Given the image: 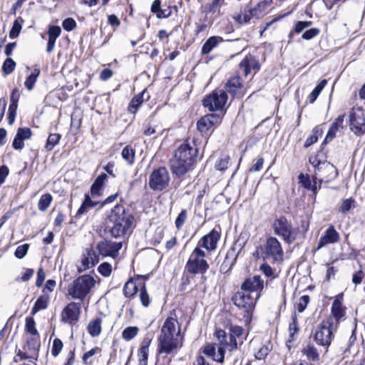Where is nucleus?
<instances>
[{
    "label": "nucleus",
    "mask_w": 365,
    "mask_h": 365,
    "mask_svg": "<svg viewBox=\"0 0 365 365\" xmlns=\"http://www.w3.org/2000/svg\"><path fill=\"white\" fill-rule=\"evenodd\" d=\"M96 205V202H93L91 199L90 198L88 195H85V199L80 207V208L78 210L76 213V217L81 216L82 215H84L85 213L88 212V210L93 207H94Z\"/></svg>",
    "instance_id": "nucleus-39"
},
{
    "label": "nucleus",
    "mask_w": 365,
    "mask_h": 365,
    "mask_svg": "<svg viewBox=\"0 0 365 365\" xmlns=\"http://www.w3.org/2000/svg\"><path fill=\"white\" fill-rule=\"evenodd\" d=\"M337 327L329 320L324 319L313 332L314 341L327 351L334 338V331Z\"/></svg>",
    "instance_id": "nucleus-9"
},
{
    "label": "nucleus",
    "mask_w": 365,
    "mask_h": 365,
    "mask_svg": "<svg viewBox=\"0 0 365 365\" xmlns=\"http://www.w3.org/2000/svg\"><path fill=\"white\" fill-rule=\"evenodd\" d=\"M197 155V148L194 140L190 139L183 142L175 151L170 160L172 172L181 176L192 169Z\"/></svg>",
    "instance_id": "nucleus-2"
},
{
    "label": "nucleus",
    "mask_w": 365,
    "mask_h": 365,
    "mask_svg": "<svg viewBox=\"0 0 365 365\" xmlns=\"http://www.w3.org/2000/svg\"><path fill=\"white\" fill-rule=\"evenodd\" d=\"M102 319L101 317H96L91 319L87 327L88 334L92 337L98 336L102 331Z\"/></svg>",
    "instance_id": "nucleus-29"
},
{
    "label": "nucleus",
    "mask_w": 365,
    "mask_h": 365,
    "mask_svg": "<svg viewBox=\"0 0 365 365\" xmlns=\"http://www.w3.org/2000/svg\"><path fill=\"white\" fill-rule=\"evenodd\" d=\"M288 329L289 334V341L291 342L295 341L300 330L297 315L295 312H294L291 315V322L289 324Z\"/></svg>",
    "instance_id": "nucleus-27"
},
{
    "label": "nucleus",
    "mask_w": 365,
    "mask_h": 365,
    "mask_svg": "<svg viewBox=\"0 0 365 365\" xmlns=\"http://www.w3.org/2000/svg\"><path fill=\"white\" fill-rule=\"evenodd\" d=\"M263 287L264 282L261 279L260 275H254L252 277L245 279L240 289L251 294L253 292H261Z\"/></svg>",
    "instance_id": "nucleus-20"
},
{
    "label": "nucleus",
    "mask_w": 365,
    "mask_h": 365,
    "mask_svg": "<svg viewBox=\"0 0 365 365\" xmlns=\"http://www.w3.org/2000/svg\"><path fill=\"white\" fill-rule=\"evenodd\" d=\"M231 301L235 306L242 311L245 323H250L252 318L257 298L255 299L250 293L239 289L232 295Z\"/></svg>",
    "instance_id": "nucleus-8"
},
{
    "label": "nucleus",
    "mask_w": 365,
    "mask_h": 365,
    "mask_svg": "<svg viewBox=\"0 0 365 365\" xmlns=\"http://www.w3.org/2000/svg\"><path fill=\"white\" fill-rule=\"evenodd\" d=\"M76 361V349L73 348L67 354L66 362L63 365H73Z\"/></svg>",
    "instance_id": "nucleus-64"
},
{
    "label": "nucleus",
    "mask_w": 365,
    "mask_h": 365,
    "mask_svg": "<svg viewBox=\"0 0 365 365\" xmlns=\"http://www.w3.org/2000/svg\"><path fill=\"white\" fill-rule=\"evenodd\" d=\"M276 235L282 237L285 242L291 243L296 238V232L291 223L284 217L276 219L272 225Z\"/></svg>",
    "instance_id": "nucleus-11"
},
{
    "label": "nucleus",
    "mask_w": 365,
    "mask_h": 365,
    "mask_svg": "<svg viewBox=\"0 0 365 365\" xmlns=\"http://www.w3.org/2000/svg\"><path fill=\"white\" fill-rule=\"evenodd\" d=\"M96 283L92 275H78L67 287V295L73 299L83 301Z\"/></svg>",
    "instance_id": "nucleus-6"
},
{
    "label": "nucleus",
    "mask_w": 365,
    "mask_h": 365,
    "mask_svg": "<svg viewBox=\"0 0 365 365\" xmlns=\"http://www.w3.org/2000/svg\"><path fill=\"white\" fill-rule=\"evenodd\" d=\"M49 302V294H44L41 295L35 302L31 308V314H36L38 312L47 308Z\"/></svg>",
    "instance_id": "nucleus-33"
},
{
    "label": "nucleus",
    "mask_w": 365,
    "mask_h": 365,
    "mask_svg": "<svg viewBox=\"0 0 365 365\" xmlns=\"http://www.w3.org/2000/svg\"><path fill=\"white\" fill-rule=\"evenodd\" d=\"M205 252L200 247H196L190 254L185 268L190 274H205L209 264L205 259Z\"/></svg>",
    "instance_id": "nucleus-10"
},
{
    "label": "nucleus",
    "mask_w": 365,
    "mask_h": 365,
    "mask_svg": "<svg viewBox=\"0 0 365 365\" xmlns=\"http://www.w3.org/2000/svg\"><path fill=\"white\" fill-rule=\"evenodd\" d=\"M226 349H228V346L219 344V346L217 349V357L213 358V360L218 363L222 364L225 361V355Z\"/></svg>",
    "instance_id": "nucleus-57"
},
{
    "label": "nucleus",
    "mask_w": 365,
    "mask_h": 365,
    "mask_svg": "<svg viewBox=\"0 0 365 365\" xmlns=\"http://www.w3.org/2000/svg\"><path fill=\"white\" fill-rule=\"evenodd\" d=\"M242 84L240 77L237 75L231 77L225 84L227 92L235 94L238 88H242Z\"/></svg>",
    "instance_id": "nucleus-36"
},
{
    "label": "nucleus",
    "mask_w": 365,
    "mask_h": 365,
    "mask_svg": "<svg viewBox=\"0 0 365 365\" xmlns=\"http://www.w3.org/2000/svg\"><path fill=\"white\" fill-rule=\"evenodd\" d=\"M26 346L32 354L38 356L41 346L40 335L30 336V337L26 339Z\"/></svg>",
    "instance_id": "nucleus-30"
},
{
    "label": "nucleus",
    "mask_w": 365,
    "mask_h": 365,
    "mask_svg": "<svg viewBox=\"0 0 365 365\" xmlns=\"http://www.w3.org/2000/svg\"><path fill=\"white\" fill-rule=\"evenodd\" d=\"M61 139V135L58 133L50 134L48 137L46 148L48 150H51L55 145H56L59 140Z\"/></svg>",
    "instance_id": "nucleus-53"
},
{
    "label": "nucleus",
    "mask_w": 365,
    "mask_h": 365,
    "mask_svg": "<svg viewBox=\"0 0 365 365\" xmlns=\"http://www.w3.org/2000/svg\"><path fill=\"white\" fill-rule=\"evenodd\" d=\"M267 4L266 2H259L256 6L250 9L251 14L257 19L262 16L265 9H267Z\"/></svg>",
    "instance_id": "nucleus-51"
},
{
    "label": "nucleus",
    "mask_w": 365,
    "mask_h": 365,
    "mask_svg": "<svg viewBox=\"0 0 365 365\" xmlns=\"http://www.w3.org/2000/svg\"><path fill=\"white\" fill-rule=\"evenodd\" d=\"M346 307L343 304V294H339L335 297L331 304V314L325 319L338 327L341 320L346 315Z\"/></svg>",
    "instance_id": "nucleus-15"
},
{
    "label": "nucleus",
    "mask_w": 365,
    "mask_h": 365,
    "mask_svg": "<svg viewBox=\"0 0 365 365\" xmlns=\"http://www.w3.org/2000/svg\"><path fill=\"white\" fill-rule=\"evenodd\" d=\"M52 200V195L49 193H46L41 195L38 202V210L41 212H45L50 206Z\"/></svg>",
    "instance_id": "nucleus-42"
},
{
    "label": "nucleus",
    "mask_w": 365,
    "mask_h": 365,
    "mask_svg": "<svg viewBox=\"0 0 365 365\" xmlns=\"http://www.w3.org/2000/svg\"><path fill=\"white\" fill-rule=\"evenodd\" d=\"M220 236V232L213 229L200 240L197 247H203L208 252L214 251L217 248Z\"/></svg>",
    "instance_id": "nucleus-19"
},
{
    "label": "nucleus",
    "mask_w": 365,
    "mask_h": 365,
    "mask_svg": "<svg viewBox=\"0 0 365 365\" xmlns=\"http://www.w3.org/2000/svg\"><path fill=\"white\" fill-rule=\"evenodd\" d=\"M220 117L216 114H208L197 121V129L202 133H206L212 126L220 123Z\"/></svg>",
    "instance_id": "nucleus-22"
},
{
    "label": "nucleus",
    "mask_w": 365,
    "mask_h": 365,
    "mask_svg": "<svg viewBox=\"0 0 365 365\" xmlns=\"http://www.w3.org/2000/svg\"><path fill=\"white\" fill-rule=\"evenodd\" d=\"M273 345L270 340L267 341L264 344L255 351L254 356L256 360H264L269 354L272 351Z\"/></svg>",
    "instance_id": "nucleus-28"
},
{
    "label": "nucleus",
    "mask_w": 365,
    "mask_h": 365,
    "mask_svg": "<svg viewBox=\"0 0 365 365\" xmlns=\"http://www.w3.org/2000/svg\"><path fill=\"white\" fill-rule=\"evenodd\" d=\"M16 135L24 140H27L31 136V130L29 128H20L18 129Z\"/></svg>",
    "instance_id": "nucleus-60"
},
{
    "label": "nucleus",
    "mask_w": 365,
    "mask_h": 365,
    "mask_svg": "<svg viewBox=\"0 0 365 365\" xmlns=\"http://www.w3.org/2000/svg\"><path fill=\"white\" fill-rule=\"evenodd\" d=\"M15 67V61L13 59L8 58L3 63L2 71L5 75H9L14 71Z\"/></svg>",
    "instance_id": "nucleus-52"
},
{
    "label": "nucleus",
    "mask_w": 365,
    "mask_h": 365,
    "mask_svg": "<svg viewBox=\"0 0 365 365\" xmlns=\"http://www.w3.org/2000/svg\"><path fill=\"white\" fill-rule=\"evenodd\" d=\"M356 207V202L352 198H348L342 200L341 203L339 207V212L342 213H346L350 211L351 209H354Z\"/></svg>",
    "instance_id": "nucleus-48"
},
{
    "label": "nucleus",
    "mask_w": 365,
    "mask_h": 365,
    "mask_svg": "<svg viewBox=\"0 0 365 365\" xmlns=\"http://www.w3.org/2000/svg\"><path fill=\"white\" fill-rule=\"evenodd\" d=\"M180 326L176 316L168 317L164 322L158 336L157 354L175 355L183 346L184 336L180 339Z\"/></svg>",
    "instance_id": "nucleus-1"
},
{
    "label": "nucleus",
    "mask_w": 365,
    "mask_h": 365,
    "mask_svg": "<svg viewBox=\"0 0 365 365\" xmlns=\"http://www.w3.org/2000/svg\"><path fill=\"white\" fill-rule=\"evenodd\" d=\"M302 353L303 355L307 356L308 360H311L314 362H317L320 359L318 350L313 344H307L302 349Z\"/></svg>",
    "instance_id": "nucleus-34"
},
{
    "label": "nucleus",
    "mask_w": 365,
    "mask_h": 365,
    "mask_svg": "<svg viewBox=\"0 0 365 365\" xmlns=\"http://www.w3.org/2000/svg\"><path fill=\"white\" fill-rule=\"evenodd\" d=\"M309 302L310 297L309 295L306 294L302 296L301 297H299L298 301L294 304V312H298L299 313L303 312L306 309Z\"/></svg>",
    "instance_id": "nucleus-44"
},
{
    "label": "nucleus",
    "mask_w": 365,
    "mask_h": 365,
    "mask_svg": "<svg viewBox=\"0 0 365 365\" xmlns=\"http://www.w3.org/2000/svg\"><path fill=\"white\" fill-rule=\"evenodd\" d=\"M299 183H301L304 188L312 190L314 194L317 193L318 189L317 180H318L315 179L314 176L313 180H312L308 175L300 174L299 175Z\"/></svg>",
    "instance_id": "nucleus-31"
},
{
    "label": "nucleus",
    "mask_w": 365,
    "mask_h": 365,
    "mask_svg": "<svg viewBox=\"0 0 365 365\" xmlns=\"http://www.w3.org/2000/svg\"><path fill=\"white\" fill-rule=\"evenodd\" d=\"M61 29L58 26H50L48 34V43L46 47V51L48 53H51L53 51L56 41L57 38L61 34Z\"/></svg>",
    "instance_id": "nucleus-26"
},
{
    "label": "nucleus",
    "mask_w": 365,
    "mask_h": 365,
    "mask_svg": "<svg viewBox=\"0 0 365 365\" xmlns=\"http://www.w3.org/2000/svg\"><path fill=\"white\" fill-rule=\"evenodd\" d=\"M224 0H212L211 4L209 6V12L215 14L219 11L220 8L222 5Z\"/></svg>",
    "instance_id": "nucleus-63"
},
{
    "label": "nucleus",
    "mask_w": 365,
    "mask_h": 365,
    "mask_svg": "<svg viewBox=\"0 0 365 365\" xmlns=\"http://www.w3.org/2000/svg\"><path fill=\"white\" fill-rule=\"evenodd\" d=\"M187 212L186 210H182L175 219V225L178 230H180L187 220Z\"/></svg>",
    "instance_id": "nucleus-54"
},
{
    "label": "nucleus",
    "mask_w": 365,
    "mask_h": 365,
    "mask_svg": "<svg viewBox=\"0 0 365 365\" xmlns=\"http://www.w3.org/2000/svg\"><path fill=\"white\" fill-rule=\"evenodd\" d=\"M344 115H339L334 120V122L331 124L329 130H328L326 138L324 139V143H327L329 141H331L336 135V131L339 130L340 127H342V124L344 122Z\"/></svg>",
    "instance_id": "nucleus-32"
},
{
    "label": "nucleus",
    "mask_w": 365,
    "mask_h": 365,
    "mask_svg": "<svg viewBox=\"0 0 365 365\" xmlns=\"http://www.w3.org/2000/svg\"><path fill=\"white\" fill-rule=\"evenodd\" d=\"M17 108H18V104L10 103V105H9L8 120H9V123L10 125H12L14 122L15 117L16 115Z\"/></svg>",
    "instance_id": "nucleus-59"
},
{
    "label": "nucleus",
    "mask_w": 365,
    "mask_h": 365,
    "mask_svg": "<svg viewBox=\"0 0 365 365\" xmlns=\"http://www.w3.org/2000/svg\"><path fill=\"white\" fill-rule=\"evenodd\" d=\"M29 247V244H24L17 247L14 253L15 257L19 259L23 258L26 255Z\"/></svg>",
    "instance_id": "nucleus-58"
},
{
    "label": "nucleus",
    "mask_w": 365,
    "mask_h": 365,
    "mask_svg": "<svg viewBox=\"0 0 365 365\" xmlns=\"http://www.w3.org/2000/svg\"><path fill=\"white\" fill-rule=\"evenodd\" d=\"M170 175L165 168L153 171L150 176L149 185L154 190H163L169 184Z\"/></svg>",
    "instance_id": "nucleus-14"
},
{
    "label": "nucleus",
    "mask_w": 365,
    "mask_h": 365,
    "mask_svg": "<svg viewBox=\"0 0 365 365\" xmlns=\"http://www.w3.org/2000/svg\"><path fill=\"white\" fill-rule=\"evenodd\" d=\"M122 247L121 242H115L108 240H103L97 245L99 253L103 257H112L115 258L118 256L119 250Z\"/></svg>",
    "instance_id": "nucleus-18"
},
{
    "label": "nucleus",
    "mask_w": 365,
    "mask_h": 365,
    "mask_svg": "<svg viewBox=\"0 0 365 365\" xmlns=\"http://www.w3.org/2000/svg\"><path fill=\"white\" fill-rule=\"evenodd\" d=\"M139 329L137 327H128L122 332V338L125 341H130L138 334Z\"/></svg>",
    "instance_id": "nucleus-46"
},
{
    "label": "nucleus",
    "mask_w": 365,
    "mask_h": 365,
    "mask_svg": "<svg viewBox=\"0 0 365 365\" xmlns=\"http://www.w3.org/2000/svg\"><path fill=\"white\" fill-rule=\"evenodd\" d=\"M112 224L109 225L111 235L115 238L124 237L129 232L133 223L132 214L125 211L123 205H116L109 217Z\"/></svg>",
    "instance_id": "nucleus-3"
},
{
    "label": "nucleus",
    "mask_w": 365,
    "mask_h": 365,
    "mask_svg": "<svg viewBox=\"0 0 365 365\" xmlns=\"http://www.w3.org/2000/svg\"><path fill=\"white\" fill-rule=\"evenodd\" d=\"M150 275H134L125 282L123 292L126 298H134L138 291L140 290L143 283L148 279Z\"/></svg>",
    "instance_id": "nucleus-16"
},
{
    "label": "nucleus",
    "mask_w": 365,
    "mask_h": 365,
    "mask_svg": "<svg viewBox=\"0 0 365 365\" xmlns=\"http://www.w3.org/2000/svg\"><path fill=\"white\" fill-rule=\"evenodd\" d=\"M323 158V155L318 153L311 155L309 159V164L314 169V177L319 180V188L322 182H328L337 176L336 168Z\"/></svg>",
    "instance_id": "nucleus-5"
},
{
    "label": "nucleus",
    "mask_w": 365,
    "mask_h": 365,
    "mask_svg": "<svg viewBox=\"0 0 365 365\" xmlns=\"http://www.w3.org/2000/svg\"><path fill=\"white\" fill-rule=\"evenodd\" d=\"M253 255L258 258L262 257L264 259H270L277 264L282 263L284 260V252L281 243L274 237H268L264 247H257Z\"/></svg>",
    "instance_id": "nucleus-7"
},
{
    "label": "nucleus",
    "mask_w": 365,
    "mask_h": 365,
    "mask_svg": "<svg viewBox=\"0 0 365 365\" xmlns=\"http://www.w3.org/2000/svg\"><path fill=\"white\" fill-rule=\"evenodd\" d=\"M230 157L227 155L222 156L215 163V168L220 171H224L228 168Z\"/></svg>",
    "instance_id": "nucleus-55"
},
{
    "label": "nucleus",
    "mask_w": 365,
    "mask_h": 365,
    "mask_svg": "<svg viewBox=\"0 0 365 365\" xmlns=\"http://www.w3.org/2000/svg\"><path fill=\"white\" fill-rule=\"evenodd\" d=\"M23 23H24V20L21 17H19L14 21L12 28L9 32L10 38H14L19 36V34L22 29Z\"/></svg>",
    "instance_id": "nucleus-47"
},
{
    "label": "nucleus",
    "mask_w": 365,
    "mask_h": 365,
    "mask_svg": "<svg viewBox=\"0 0 365 365\" xmlns=\"http://www.w3.org/2000/svg\"><path fill=\"white\" fill-rule=\"evenodd\" d=\"M222 41V38L219 36H211L203 44L201 53L202 55L208 54L213 48L217 46L218 43Z\"/></svg>",
    "instance_id": "nucleus-35"
},
{
    "label": "nucleus",
    "mask_w": 365,
    "mask_h": 365,
    "mask_svg": "<svg viewBox=\"0 0 365 365\" xmlns=\"http://www.w3.org/2000/svg\"><path fill=\"white\" fill-rule=\"evenodd\" d=\"M240 70L242 71L245 76L250 74H255L259 69V64L257 60L251 55L246 56L245 58L239 64Z\"/></svg>",
    "instance_id": "nucleus-21"
},
{
    "label": "nucleus",
    "mask_w": 365,
    "mask_h": 365,
    "mask_svg": "<svg viewBox=\"0 0 365 365\" xmlns=\"http://www.w3.org/2000/svg\"><path fill=\"white\" fill-rule=\"evenodd\" d=\"M322 128L320 126L314 128L312 130V133L306 140L304 147L308 148L316 143L319 136L322 134Z\"/></svg>",
    "instance_id": "nucleus-43"
},
{
    "label": "nucleus",
    "mask_w": 365,
    "mask_h": 365,
    "mask_svg": "<svg viewBox=\"0 0 365 365\" xmlns=\"http://www.w3.org/2000/svg\"><path fill=\"white\" fill-rule=\"evenodd\" d=\"M135 150L130 145H126L121 152L123 158L128 165H131L135 161Z\"/></svg>",
    "instance_id": "nucleus-37"
},
{
    "label": "nucleus",
    "mask_w": 365,
    "mask_h": 365,
    "mask_svg": "<svg viewBox=\"0 0 365 365\" xmlns=\"http://www.w3.org/2000/svg\"><path fill=\"white\" fill-rule=\"evenodd\" d=\"M63 347V341L58 338H55L52 342V346H51V355L53 357L58 356L59 355V354L61 353Z\"/></svg>",
    "instance_id": "nucleus-50"
},
{
    "label": "nucleus",
    "mask_w": 365,
    "mask_h": 365,
    "mask_svg": "<svg viewBox=\"0 0 365 365\" xmlns=\"http://www.w3.org/2000/svg\"><path fill=\"white\" fill-rule=\"evenodd\" d=\"M98 262V257L93 250H88L86 254L81 259V264L78 265V272H82L95 266Z\"/></svg>",
    "instance_id": "nucleus-24"
},
{
    "label": "nucleus",
    "mask_w": 365,
    "mask_h": 365,
    "mask_svg": "<svg viewBox=\"0 0 365 365\" xmlns=\"http://www.w3.org/2000/svg\"><path fill=\"white\" fill-rule=\"evenodd\" d=\"M153 116H150L147 120V123L145 125V129L143 130V134L145 135H151L155 133V125L153 123Z\"/></svg>",
    "instance_id": "nucleus-56"
},
{
    "label": "nucleus",
    "mask_w": 365,
    "mask_h": 365,
    "mask_svg": "<svg viewBox=\"0 0 365 365\" xmlns=\"http://www.w3.org/2000/svg\"><path fill=\"white\" fill-rule=\"evenodd\" d=\"M102 351V349L99 346H95L90 349L89 351L85 352L82 356V362L84 365H92L93 361L89 360L90 358L95 354H101Z\"/></svg>",
    "instance_id": "nucleus-41"
},
{
    "label": "nucleus",
    "mask_w": 365,
    "mask_h": 365,
    "mask_svg": "<svg viewBox=\"0 0 365 365\" xmlns=\"http://www.w3.org/2000/svg\"><path fill=\"white\" fill-rule=\"evenodd\" d=\"M151 341L152 339L148 336L143 339L138 351L139 365H148L149 347Z\"/></svg>",
    "instance_id": "nucleus-25"
},
{
    "label": "nucleus",
    "mask_w": 365,
    "mask_h": 365,
    "mask_svg": "<svg viewBox=\"0 0 365 365\" xmlns=\"http://www.w3.org/2000/svg\"><path fill=\"white\" fill-rule=\"evenodd\" d=\"M39 75L40 70L38 68H35L31 74L26 78L24 85L28 90L31 91L34 88L35 83L36 82Z\"/></svg>",
    "instance_id": "nucleus-45"
},
{
    "label": "nucleus",
    "mask_w": 365,
    "mask_h": 365,
    "mask_svg": "<svg viewBox=\"0 0 365 365\" xmlns=\"http://www.w3.org/2000/svg\"><path fill=\"white\" fill-rule=\"evenodd\" d=\"M143 93H141L132 98L129 103L128 108L130 113L135 114L137 112L138 108L140 106L143 101Z\"/></svg>",
    "instance_id": "nucleus-40"
},
{
    "label": "nucleus",
    "mask_w": 365,
    "mask_h": 365,
    "mask_svg": "<svg viewBox=\"0 0 365 365\" xmlns=\"http://www.w3.org/2000/svg\"><path fill=\"white\" fill-rule=\"evenodd\" d=\"M63 27L67 31L73 30L77 24L76 22L72 18H67L63 21Z\"/></svg>",
    "instance_id": "nucleus-61"
},
{
    "label": "nucleus",
    "mask_w": 365,
    "mask_h": 365,
    "mask_svg": "<svg viewBox=\"0 0 365 365\" xmlns=\"http://www.w3.org/2000/svg\"><path fill=\"white\" fill-rule=\"evenodd\" d=\"M227 101V96L225 91L215 90L211 94L204 98L203 106L209 110H222Z\"/></svg>",
    "instance_id": "nucleus-13"
},
{
    "label": "nucleus",
    "mask_w": 365,
    "mask_h": 365,
    "mask_svg": "<svg viewBox=\"0 0 365 365\" xmlns=\"http://www.w3.org/2000/svg\"><path fill=\"white\" fill-rule=\"evenodd\" d=\"M350 129L357 135L365 133V116L361 108H353L349 115Z\"/></svg>",
    "instance_id": "nucleus-17"
},
{
    "label": "nucleus",
    "mask_w": 365,
    "mask_h": 365,
    "mask_svg": "<svg viewBox=\"0 0 365 365\" xmlns=\"http://www.w3.org/2000/svg\"><path fill=\"white\" fill-rule=\"evenodd\" d=\"M81 314V302H71L67 304L61 312V322L71 326L76 325Z\"/></svg>",
    "instance_id": "nucleus-12"
},
{
    "label": "nucleus",
    "mask_w": 365,
    "mask_h": 365,
    "mask_svg": "<svg viewBox=\"0 0 365 365\" xmlns=\"http://www.w3.org/2000/svg\"><path fill=\"white\" fill-rule=\"evenodd\" d=\"M203 353L207 356L213 357L216 353L215 344L212 343L207 344L203 349Z\"/></svg>",
    "instance_id": "nucleus-62"
},
{
    "label": "nucleus",
    "mask_w": 365,
    "mask_h": 365,
    "mask_svg": "<svg viewBox=\"0 0 365 365\" xmlns=\"http://www.w3.org/2000/svg\"><path fill=\"white\" fill-rule=\"evenodd\" d=\"M139 292V297L142 305L145 307H148L150 304V299L146 289L145 283H143L140 287V290Z\"/></svg>",
    "instance_id": "nucleus-49"
},
{
    "label": "nucleus",
    "mask_w": 365,
    "mask_h": 365,
    "mask_svg": "<svg viewBox=\"0 0 365 365\" xmlns=\"http://www.w3.org/2000/svg\"><path fill=\"white\" fill-rule=\"evenodd\" d=\"M339 239L340 236L339 232L335 230L334 225H331L325 231L324 235L321 237L317 249H320L329 244L336 243Z\"/></svg>",
    "instance_id": "nucleus-23"
},
{
    "label": "nucleus",
    "mask_w": 365,
    "mask_h": 365,
    "mask_svg": "<svg viewBox=\"0 0 365 365\" xmlns=\"http://www.w3.org/2000/svg\"><path fill=\"white\" fill-rule=\"evenodd\" d=\"M228 334L225 330L216 328L214 332V336L218 341L219 344L228 346V351L232 352L237 350L242 346L246 339L245 336V329L239 325L230 324L228 327Z\"/></svg>",
    "instance_id": "nucleus-4"
},
{
    "label": "nucleus",
    "mask_w": 365,
    "mask_h": 365,
    "mask_svg": "<svg viewBox=\"0 0 365 365\" xmlns=\"http://www.w3.org/2000/svg\"><path fill=\"white\" fill-rule=\"evenodd\" d=\"M25 332L26 334L33 335H39V333L36 327V322L32 317H27L25 319Z\"/></svg>",
    "instance_id": "nucleus-38"
}]
</instances>
